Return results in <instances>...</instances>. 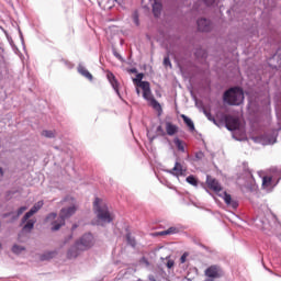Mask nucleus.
I'll use <instances>...</instances> for the list:
<instances>
[{
  "label": "nucleus",
  "instance_id": "f257e3e1",
  "mask_svg": "<svg viewBox=\"0 0 281 281\" xmlns=\"http://www.w3.org/2000/svg\"><path fill=\"white\" fill-rule=\"evenodd\" d=\"M93 212L98 218L97 225H106L113 223V216L109 211V205L102 201L100 198H95L93 202Z\"/></svg>",
  "mask_w": 281,
  "mask_h": 281
},
{
  "label": "nucleus",
  "instance_id": "f03ea898",
  "mask_svg": "<svg viewBox=\"0 0 281 281\" xmlns=\"http://www.w3.org/2000/svg\"><path fill=\"white\" fill-rule=\"evenodd\" d=\"M223 102L228 106H240L245 102V91L237 86L229 88L223 94Z\"/></svg>",
  "mask_w": 281,
  "mask_h": 281
},
{
  "label": "nucleus",
  "instance_id": "7ed1b4c3",
  "mask_svg": "<svg viewBox=\"0 0 281 281\" xmlns=\"http://www.w3.org/2000/svg\"><path fill=\"white\" fill-rule=\"evenodd\" d=\"M45 205V202L43 200H40L36 202L29 212L24 214V216L21 220L22 225L25 224L22 228V232H26L30 234L32 229H34V225H36V220H30L34 214H36L43 206Z\"/></svg>",
  "mask_w": 281,
  "mask_h": 281
},
{
  "label": "nucleus",
  "instance_id": "20e7f679",
  "mask_svg": "<svg viewBox=\"0 0 281 281\" xmlns=\"http://www.w3.org/2000/svg\"><path fill=\"white\" fill-rule=\"evenodd\" d=\"M76 212H78V207L76 205L63 207L59 211V217L57 218V221L53 222V227L50 228L52 232H58L60 227H65V221H67V218H71V216H74Z\"/></svg>",
  "mask_w": 281,
  "mask_h": 281
},
{
  "label": "nucleus",
  "instance_id": "39448f33",
  "mask_svg": "<svg viewBox=\"0 0 281 281\" xmlns=\"http://www.w3.org/2000/svg\"><path fill=\"white\" fill-rule=\"evenodd\" d=\"M140 88L143 89V98L146 100L150 106L154 108L155 111L161 115V104L155 97L153 95V92L150 91V82H140Z\"/></svg>",
  "mask_w": 281,
  "mask_h": 281
},
{
  "label": "nucleus",
  "instance_id": "423d86ee",
  "mask_svg": "<svg viewBox=\"0 0 281 281\" xmlns=\"http://www.w3.org/2000/svg\"><path fill=\"white\" fill-rule=\"evenodd\" d=\"M243 172H244V177L246 179V182L244 184L245 188H247V190H256V188H257L256 179L254 178V173L251 172V169H249L248 162L243 164Z\"/></svg>",
  "mask_w": 281,
  "mask_h": 281
},
{
  "label": "nucleus",
  "instance_id": "0eeeda50",
  "mask_svg": "<svg viewBox=\"0 0 281 281\" xmlns=\"http://www.w3.org/2000/svg\"><path fill=\"white\" fill-rule=\"evenodd\" d=\"M93 243H94V238H93V234L91 233L83 234L80 237V239L76 241L77 247L80 248V251H87V249H91V247L93 246Z\"/></svg>",
  "mask_w": 281,
  "mask_h": 281
},
{
  "label": "nucleus",
  "instance_id": "6e6552de",
  "mask_svg": "<svg viewBox=\"0 0 281 281\" xmlns=\"http://www.w3.org/2000/svg\"><path fill=\"white\" fill-rule=\"evenodd\" d=\"M224 124L225 128L231 132L238 131V128H240V121L238 117L232 116L229 114H224Z\"/></svg>",
  "mask_w": 281,
  "mask_h": 281
},
{
  "label": "nucleus",
  "instance_id": "1a4fd4ad",
  "mask_svg": "<svg viewBox=\"0 0 281 281\" xmlns=\"http://www.w3.org/2000/svg\"><path fill=\"white\" fill-rule=\"evenodd\" d=\"M206 186H207L209 190H212L213 192H215V194H218V192H221L223 190L221 182H218V180H216V178H214L210 175L206 176Z\"/></svg>",
  "mask_w": 281,
  "mask_h": 281
},
{
  "label": "nucleus",
  "instance_id": "9d476101",
  "mask_svg": "<svg viewBox=\"0 0 281 281\" xmlns=\"http://www.w3.org/2000/svg\"><path fill=\"white\" fill-rule=\"evenodd\" d=\"M205 276L206 278L216 280L223 277V269H221L217 265H213L205 270Z\"/></svg>",
  "mask_w": 281,
  "mask_h": 281
},
{
  "label": "nucleus",
  "instance_id": "9b49d317",
  "mask_svg": "<svg viewBox=\"0 0 281 281\" xmlns=\"http://www.w3.org/2000/svg\"><path fill=\"white\" fill-rule=\"evenodd\" d=\"M261 139L262 144L266 146L273 145L276 142H278V132L272 131L271 133H266L262 135Z\"/></svg>",
  "mask_w": 281,
  "mask_h": 281
},
{
  "label": "nucleus",
  "instance_id": "f8f14e48",
  "mask_svg": "<svg viewBox=\"0 0 281 281\" xmlns=\"http://www.w3.org/2000/svg\"><path fill=\"white\" fill-rule=\"evenodd\" d=\"M198 32H210L212 30V21L202 18L196 21Z\"/></svg>",
  "mask_w": 281,
  "mask_h": 281
},
{
  "label": "nucleus",
  "instance_id": "ddd939ff",
  "mask_svg": "<svg viewBox=\"0 0 281 281\" xmlns=\"http://www.w3.org/2000/svg\"><path fill=\"white\" fill-rule=\"evenodd\" d=\"M106 78L119 98H122V94H120V82L117 81V78H115V75L111 71H108Z\"/></svg>",
  "mask_w": 281,
  "mask_h": 281
},
{
  "label": "nucleus",
  "instance_id": "4468645a",
  "mask_svg": "<svg viewBox=\"0 0 281 281\" xmlns=\"http://www.w3.org/2000/svg\"><path fill=\"white\" fill-rule=\"evenodd\" d=\"M80 246H78V244L75 241V245L71 246L68 251H67V258L68 260H74V258H78V256H80Z\"/></svg>",
  "mask_w": 281,
  "mask_h": 281
},
{
  "label": "nucleus",
  "instance_id": "2eb2a0df",
  "mask_svg": "<svg viewBox=\"0 0 281 281\" xmlns=\"http://www.w3.org/2000/svg\"><path fill=\"white\" fill-rule=\"evenodd\" d=\"M162 11H164V4H161V0H154L153 14L155 19H159V16H161Z\"/></svg>",
  "mask_w": 281,
  "mask_h": 281
},
{
  "label": "nucleus",
  "instance_id": "dca6fc26",
  "mask_svg": "<svg viewBox=\"0 0 281 281\" xmlns=\"http://www.w3.org/2000/svg\"><path fill=\"white\" fill-rule=\"evenodd\" d=\"M169 175H173V177H183V165L180 162H176L175 167L171 170H168Z\"/></svg>",
  "mask_w": 281,
  "mask_h": 281
},
{
  "label": "nucleus",
  "instance_id": "f3484780",
  "mask_svg": "<svg viewBox=\"0 0 281 281\" xmlns=\"http://www.w3.org/2000/svg\"><path fill=\"white\" fill-rule=\"evenodd\" d=\"M125 238H126V243L127 245H130V247H133V249H135L137 247V240L135 239V236H133V233H131V229L125 228Z\"/></svg>",
  "mask_w": 281,
  "mask_h": 281
},
{
  "label": "nucleus",
  "instance_id": "a211bd4d",
  "mask_svg": "<svg viewBox=\"0 0 281 281\" xmlns=\"http://www.w3.org/2000/svg\"><path fill=\"white\" fill-rule=\"evenodd\" d=\"M57 255H58V251H56V250L45 251L44 254H42L40 256V260H41V262H45L47 260H53V258H56Z\"/></svg>",
  "mask_w": 281,
  "mask_h": 281
},
{
  "label": "nucleus",
  "instance_id": "6ab92c4d",
  "mask_svg": "<svg viewBox=\"0 0 281 281\" xmlns=\"http://www.w3.org/2000/svg\"><path fill=\"white\" fill-rule=\"evenodd\" d=\"M166 132L167 135L172 137V135H177V133H179V126L172 124L171 122H166Z\"/></svg>",
  "mask_w": 281,
  "mask_h": 281
},
{
  "label": "nucleus",
  "instance_id": "aec40b11",
  "mask_svg": "<svg viewBox=\"0 0 281 281\" xmlns=\"http://www.w3.org/2000/svg\"><path fill=\"white\" fill-rule=\"evenodd\" d=\"M181 117H182L184 124L188 126L190 133H194V131H196V128L194 127V121H192V119H190L186 114H182Z\"/></svg>",
  "mask_w": 281,
  "mask_h": 281
},
{
  "label": "nucleus",
  "instance_id": "412c9836",
  "mask_svg": "<svg viewBox=\"0 0 281 281\" xmlns=\"http://www.w3.org/2000/svg\"><path fill=\"white\" fill-rule=\"evenodd\" d=\"M78 72L83 76V78H87L88 80H93V75H91V72H89V70L82 66V65H79L78 66Z\"/></svg>",
  "mask_w": 281,
  "mask_h": 281
},
{
  "label": "nucleus",
  "instance_id": "4be33fe9",
  "mask_svg": "<svg viewBox=\"0 0 281 281\" xmlns=\"http://www.w3.org/2000/svg\"><path fill=\"white\" fill-rule=\"evenodd\" d=\"M58 216L57 213H48L44 220V223H50L52 227H54V223H56V217Z\"/></svg>",
  "mask_w": 281,
  "mask_h": 281
},
{
  "label": "nucleus",
  "instance_id": "5701e85b",
  "mask_svg": "<svg viewBox=\"0 0 281 281\" xmlns=\"http://www.w3.org/2000/svg\"><path fill=\"white\" fill-rule=\"evenodd\" d=\"M195 58H201L202 60H205L207 58V50L203 48H196L194 52Z\"/></svg>",
  "mask_w": 281,
  "mask_h": 281
},
{
  "label": "nucleus",
  "instance_id": "b1692460",
  "mask_svg": "<svg viewBox=\"0 0 281 281\" xmlns=\"http://www.w3.org/2000/svg\"><path fill=\"white\" fill-rule=\"evenodd\" d=\"M173 144L180 150V153H186V146L183 145V140L179 139V137H176L173 139Z\"/></svg>",
  "mask_w": 281,
  "mask_h": 281
},
{
  "label": "nucleus",
  "instance_id": "393cba45",
  "mask_svg": "<svg viewBox=\"0 0 281 281\" xmlns=\"http://www.w3.org/2000/svg\"><path fill=\"white\" fill-rule=\"evenodd\" d=\"M172 234H177V227H169L168 229L158 233V236H170Z\"/></svg>",
  "mask_w": 281,
  "mask_h": 281
},
{
  "label": "nucleus",
  "instance_id": "a878e982",
  "mask_svg": "<svg viewBox=\"0 0 281 281\" xmlns=\"http://www.w3.org/2000/svg\"><path fill=\"white\" fill-rule=\"evenodd\" d=\"M11 251H12L13 254H15V256H19V255H21L22 251H25V246H20V245L14 244V245L12 246Z\"/></svg>",
  "mask_w": 281,
  "mask_h": 281
},
{
  "label": "nucleus",
  "instance_id": "bb28decb",
  "mask_svg": "<svg viewBox=\"0 0 281 281\" xmlns=\"http://www.w3.org/2000/svg\"><path fill=\"white\" fill-rule=\"evenodd\" d=\"M186 181L190 186H194V188H196L199 186V180L194 176H192V175L187 177Z\"/></svg>",
  "mask_w": 281,
  "mask_h": 281
},
{
  "label": "nucleus",
  "instance_id": "cd10ccee",
  "mask_svg": "<svg viewBox=\"0 0 281 281\" xmlns=\"http://www.w3.org/2000/svg\"><path fill=\"white\" fill-rule=\"evenodd\" d=\"M213 124L218 128H223V126H225V114L220 120L214 119Z\"/></svg>",
  "mask_w": 281,
  "mask_h": 281
},
{
  "label": "nucleus",
  "instance_id": "c85d7f7f",
  "mask_svg": "<svg viewBox=\"0 0 281 281\" xmlns=\"http://www.w3.org/2000/svg\"><path fill=\"white\" fill-rule=\"evenodd\" d=\"M42 136L47 137L48 139H54V137H56V134L54 133V131L44 130L42 132Z\"/></svg>",
  "mask_w": 281,
  "mask_h": 281
},
{
  "label": "nucleus",
  "instance_id": "c756f323",
  "mask_svg": "<svg viewBox=\"0 0 281 281\" xmlns=\"http://www.w3.org/2000/svg\"><path fill=\"white\" fill-rule=\"evenodd\" d=\"M272 178L269 176H265L262 178V188H270L271 187Z\"/></svg>",
  "mask_w": 281,
  "mask_h": 281
},
{
  "label": "nucleus",
  "instance_id": "7c9ffc66",
  "mask_svg": "<svg viewBox=\"0 0 281 281\" xmlns=\"http://www.w3.org/2000/svg\"><path fill=\"white\" fill-rule=\"evenodd\" d=\"M223 199L226 205H229L234 199H232V194L227 193V191H224Z\"/></svg>",
  "mask_w": 281,
  "mask_h": 281
},
{
  "label": "nucleus",
  "instance_id": "2f4dec72",
  "mask_svg": "<svg viewBox=\"0 0 281 281\" xmlns=\"http://www.w3.org/2000/svg\"><path fill=\"white\" fill-rule=\"evenodd\" d=\"M156 135L157 137H166V131H164V126L158 125L156 128Z\"/></svg>",
  "mask_w": 281,
  "mask_h": 281
},
{
  "label": "nucleus",
  "instance_id": "473e14b6",
  "mask_svg": "<svg viewBox=\"0 0 281 281\" xmlns=\"http://www.w3.org/2000/svg\"><path fill=\"white\" fill-rule=\"evenodd\" d=\"M205 159V154L203 151H196L194 155V161H203Z\"/></svg>",
  "mask_w": 281,
  "mask_h": 281
},
{
  "label": "nucleus",
  "instance_id": "72a5a7b5",
  "mask_svg": "<svg viewBox=\"0 0 281 281\" xmlns=\"http://www.w3.org/2000/svg\"><path fill=\"white\" fill-rule=\"evenodd\" d=\"M203 113L205 117L209 120V122H214V120H216V117L212 115V112L207 111L206 109H203Z\"/></svg>",
  "mask_w": 281,
  "mask_h": 281
},
{
  "label": "nucleus",
  "instance_id": "f704fd0d",
  "mask_svg": "<svg viewBox=\"0 0 281 281\" xmlns=\"http://www.w3.org/2000/svg\"><path fill=\"white\" fill-rule=\"evenodd\" d=\"M26 211H27V206H21L20 209H18L16 215L13 216V221H16V218H19V216H21L23 212H26Z\"/></svg>",
  "mask_w": 281,
  "mask_h": 281
},
{
  "label": "nucleus",
  "instance_id": "c9c22d12",
  "mask_svg": "<svg viewBox=\"0 0 281 281\" xmlns=\"http://www.w3.org/2000/svg\"><path fill=\"white\" fill-rule=\"evenodd\" d=\"M142 80H144V75H143V72L137 74V75H136V78L133 79L134 82H139V86L142 85V82H148V81H142Z\"/></svg>",
  "mask_w": 281,
  "mask_h": 281
},
{
  "label": "nucleus",
  "instance_id": "e433bc0d",
  "mask_svg": "<svg viewBox=\"0 0 281 281\" xmlns=\"http://www.w3.org/2000/svg\"><path fill=\"white\" fill-rule=\"evenodd\" d=\"M112 54L114 57L117 58V60H120L121 63H124V57H122V55H120V53H117V50L115 48L112 49Z\"/></svg>",
  "mask_w": 281,
  "mask_h": 281
},
{
  "label": "nucleus",
  "instance_id": "4c0bfd02",
  "mask_svg": "<svg viewBox=\"0 0 281 281\" xmlns=\"http://www.w3.org/2000/svg\"><path fill=\"white\" fill-rule=\"evenodd\" d=\"M133 21L135 25L139 26V13H137V11H135L133 14Z\"/></svg>",
  "mask_w": 281,
  "mask_h": 281
},
{
  "label": "nucleus",
  "instance_id": "58836bf2",
  "mask_svg": "<svg viewBox=\"0 0 281 281\" xmlns=\"http://www.w3.org/2000/svg\"><path fill=\"white\" fill-rule=\"evenodd\" d=\"M164 66L172 68V63L170 61V57L169 56H166L164 58Z\"/></svg>",
  "mask_w": 281,
  "mask_h": 281
},
{
  "label": "nucleus",
  "instance_id": "ea45409f",
  "mask_svg": "<svg viewBox=\"0 0 281 281\" xmlns=\"http://www.w3.org/2000/svg\"><path fill=\"white\" fill-rule=\"evenodd\" d=\"M226 205L232 207V210H238V202L236 200L231 201V203Z\"/></svg>",
  "mask_w": 281,
  "mask_h": 281
},
{
  "label": "nucleus",
  "instance_id": "a19ab883",
  "mask_svg": "<svg viewBox=\"0 0 281 281\" xmlns=\"http://www.w3.org/2000/svg\"><path fill=\"white\" fill-rule=\"evenodd\" d=\"M167 269H172L175 267V260L169 259L166 263Z\"/></svg>",
  "mask_w": 281,
  "mask_h": 281
},
{
  "label": "nucleus",
  "instance_id": "79ce46f5",
  "mask_svg": "<svg viewBox=\"0 0 281 281\" xmlns=\"http://www.w3.org/2000/svg\"><path fill=\"white\" fill-rule=\"evenodd\" d=\"M203 2L205 3V5H207V8L212 7L214 3H216V0H203Z\"/></svg>",
  "mask_w": 281,
  "mask_h": 281
},
{
  "label": "nucleus",
  "instance_id": "37998d69",
  "mask_svg": "<svg viewBox=\"0 0 281 281\" xmlns=\"http://www.w3.org/2000/svg\"><path fill=\"white\" fill-rule=\"evenodd\" d=\"M61 61H64V64L66 65V67L68 69H74V64H71V61H68V60H65V59H61Z\"/></svg>",
  "mask_w": 281,
  "mask_h": 281
},
{
  "label": "nucleus",
  "instance_id": "c03bdc74",
  "mask_svg": "<svg viewBox=\"0 0 281 281\" xmlns=\"http://www.w3.org/2000/svg\"><path fill=\"white\" fill-rule=\"evenodd\" d=\"M187 258H188V254L184 252V254L180 257V262H181V265H184Z\"/></svg>",
  "mask_w": 281,
  "mask_h": 281
},
{
  "label": "nucleus",
  "instance_id": "a18cd8bd",
  "mask_svg": "<svg viewBox=\"0 0 281 281\" xmlns=\"http://www.w3.org/2000/svg\"><path fill=\"white\" fill-rule=\"evenodd\" d=\"M19 34H20L22 45H25V40L23 38V32H21V29H19Z\"/></svg>",
  "mask_w": 281,
  "mask_h": 281
},
{
  "label": "nucleus",
  "instance_id": "49530a36",
  "mask_svg": "<svg viewBox=\"0 0 281 281\" xmlns=\"http://www.w3.org/2000/svg\"><path fill=\"white\" fill-rule=\"evenodd\" d=\"M128 74H137V68H130Z\"/></svg>",
  "mask_w": 281,
  "mask_h": 281
},
{
  "label": "nucleus",
  "instance_id": "de8ad7c7",
  "mask_svg": "<svg viewBox=\"0 0 281 281\" xmlns=\"http://www.w3.org/2000/svg\"><path fill=\"white\" fill-rule=\"evenodd\" d=\"M9 216H12V212L4 213V214L2 215V218H8Z\"/></svg>",
  "mask_w": 281,
  "mask_h": 281
},
{
  "label": "nucleus",
  "instance_id": "09e8293b",
  "mask_svg": "<svg viewBox=\"0 0 281 281\" xmlns=\"http://www.w3.org/2000/svg\"><path fill=\"white\" fill-rule=\"evenodd\" d=\"M200 247H202V249H205L206 251H210V248L203 244H201Z\"/></svg>",
  "mask_w": 281,
  "mask_h": 281
},
{
  "label": "nucleus",
  "instance_id": "8fccbe9b",
  "mask_svg": "<svg viewBox=\"0 0 281 281\" xmlns=\"http://www.w3.org/2000/svg\"><path fill=\"white\" fill-rule=\"evenodd\" d=\"M75 229H78V224L72 225L71 231L75 232Z\"/></svg>",
  "mask_w": 281,
  "mask_h": 281
},
{
  "label": "nucleus",
  "instance_id": "3c124183",
  "mask_svg": "<svg viewBox=\"0 0 281 281\" xmlns=\"http://www.w3.org/2000/svg\"><path fill=\"white\" fill-rule=\"evenodd\" d=\"M136 93H137V95H139V93H140L138 88H136Z\"/></svg>",
  "mask_w": 281,
  "mask_h": 281
},
{
  "label": "nucleus",
  "instance_id": "603ef678",
  "mask_svg": "<svg viewBox=\"0 0 281 281\" xmlns=\"http://www.w3.org/2000/svg\"><path fill=\"white\" fill-rule=\"evenodd\" d=\"M156 137H157V136H153V137H151V142H153V139H155Z\"/></svg>",
  "mask_w": 281,
  "mask_h": 281
},
{
  "label": "nucleus",
  "instance_id": "864d4df0",
  "mask_svg": "<svg viewBox=\"0 0 281 281\" xmlns=\"http://www.w3.org/2000/svg\"><path fill=\"white\" fill-rule=\"evenodd\" d=\"M116 3H120V0H114Z\"/></svg>",
  "mask_w": 281,
  "mask_h": 281
},
{
  "label": "nucleus",
  "instance_id": "5fc2aeb1",
  "mask_svg": "<svg viewBox=\"0 0 281 281\" xmlns=\"http://www.w3.org/2000/svg\"><path fill=\"white\" fill-rule=\"evenodd\" d=\"M149 280H153V281H155V279H154V278H149Z\"/></svg>",
  "mask_w": 281,
  "mask_h": 281
},
{
  "label": "nucleus",
  "instance_id": "6e6d98bb",
  "mask_svg": "<svg viewBox=\"0 0 281 281\" xmlns=\"http://www.w3.org/2000/svg\"><path fill=\"white\" fill-rule=\"evenodd\" d=\"M69 238H74V236H72V235H70V236H69Z\"/></svg>",
  "mask_w": 281,
  "mask_h": 281
},
{
  "label": "nucleus",
  "instance_id": "4d7b16f0",
  "mask_svg": "<svg viewBox=\"0 0 281 281\" xmlns=\"http://www.w3.org/2000/svg\"><path fill=\"white\" fill-rule=\"evenodd\" d=\"M1 247H2V246H1V244H0V249H1Z\"/></svg>",
  "mask_w": 281,
  "mask_h": 281
}]
</instances>
